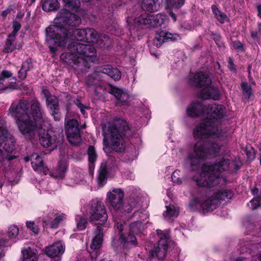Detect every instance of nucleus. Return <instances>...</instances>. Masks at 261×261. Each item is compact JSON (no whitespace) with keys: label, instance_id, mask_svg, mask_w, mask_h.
Instances as JSON below:
<instances>
[{"label":"nucleus","instance_id":"1","mask_svg":"<svg viewBox=\"0 0 261 261\" xmlns=\"http://www.w3.org/2000/svg\"><path fill=\"white\" fill-rule=\"evenodd\" d=\"M188 115L192 117L200 115H206L203 121L194 129L193 135L196 137H205L207 135H222L220 120L225 115V108L222 105L213 103L207 106H203L202 102L192 103L187 110Z\"/></svg>","mask_w":261,"mask_h":261},{"label":"nucleus","instance_id":"2","mask_svg":"<svg viewBox=\"0 0 261 261\" xmlns=\"http://www.w3.org/2000/svg\"><path fill=\"white\" fill-rule=\"evenodd\" d=\"M225 133L226 130H223L222 135L220 136L212 134L208 135L205 137H196L194 135L195 138H197L204 139L211 137L214 138V139H210L206 142H204L202 140H199L195 144L194 152L189 156L193 170H195L199 164L200 160L206 159L208 155L214 156L219 155H229V148L220 139V137L223 136Z\"/></svg>","mask_w":261,"mask_h":261},{"label":"nucleus","instance_id":"3","mask_svg":"<svg viewBox=\"0 0 261 261\" xmlns=\"http://www.w3.org/2000/svg\"><path fill=\"white\" fill-rule=\"evenodd\" d=\"M68 49L70 53L62 54L61 58H65L66 62L71 60L77 72H83L89 69L97 60L96 50L92 45L72 42L68 44Z\"/></svg>","mask_w":261,"mask_h":261},{"label":"nucleus","instance_id":"4","mask_svg":"<svg viewBox=\"0 0 261 261\" xmlns=\"http://www.w3.org/2000/svg\"><path fill=\"white\" fill-rule=\"evenodd\" d=\"M103 150L106 152L110 149L117 152H123L125 148L124 137H132L133 131L126 121L118 119L109 124L108 133L103 132Z\"/></svg>","mask_w":261,"mask_h":261},{"label":"nucleus","instance_id":"5","mask_svg":"<svg viewBox=\"0 0 261 261\" xmlns=\"http://www.w3.org/2000/svg\"><path fill=\"white\" fill-rule=\"evenodd\" d=\"M230 160L222 158L216 163L202 167V171L198 176H195L194 178L197 185L199 187H213L220 182V173L228 169Z\"/></svg>","mask_w":261,"mask_h":261},{"label":"nucleus","instance_id":"6","mask_svg":"<svg viewBox=\"0 0 261 261\" xmlns=\"http://www.w3.org/2000/svg\"><path fill=\"white\" fill-rule=\"evenodd\" d=\"M191 84L199 87H204L199 93V97L202 99H212L219 100L220 93L218 88L211 86L212 81L210 76L202 72L195 74L193 78L190 80Z\"/></svg>","mask_w":261,"mask_h":261},{"label":"nucleus","instance_id":"7","mask_svg":"<svg viewBox=\"0 0 261 261\" xmlns=\"http://www.w3.org/2000/svg\"><path fill=\"white\" fill-rule=\"evenodd\" d=\"M46 34L45 41L52 53H55L57 49L51 45L64 46L68 41L69 37L71 36L70 33H68L66 28L59 25L47 28Z\"/></svg>","mask_w":261,"mask_h":261},{"label":"nucleus","instance_id":"8","mask_svg":"<svg viewBox=\"0 0 261 261\" xmlns=\"http://www.w3.org/2000/svg\"><path fill=\"white\" fill-rule=\"evenodd\" d=\"M89 221L95 225L107 226L108 218L106 209L100 201L92 200L89 202Z\"/></svg>","mask_w":261,"mask_h":261},{"label":"nucleus","instance_id":"9","mask_svg":"<svg viewBox=\"0 0 261 261\" xmlns=\"http://www.w3.org/2000/svg\"><path fill=\"white\" fill-rule=\"evenodd\" d=\"M16 124L20 133L27 139L31 140L36 134L42 129V124L31 119L30 117L16 121Z\"/></svg>","mask_w":261,"mask_h":261},{"label":"nucleus","instance_id":"10","mask_svg":"<svg viewBox=\"0 0 261 261\" xmlns=\"http://www.w3.org/2000/svg\"><path fill=\"white\" fill-rule=\"evenodd\" d=\"M233 196V193L231 190H219L202 202L201 204V208L206 212L213 211L221 201L228 200Z\"/></svg>","mask_w":261,"mask_h":261},{"label":"nucleus","instance_id":"11","mask_svg":"<svg viewBox=\"0 0 261 261\" xmlns=\"http://www.w3.org/2000/svg\"><path fill=\"white\" fill-rule=\"evenodd\" d=\"M156 231L160 240L158 244L155 245L154 248L149 251V255L150 257L161 259L166 255L169 239V232L167 230L160 229H157Z\"/></svg>","mask_w":261,"mask_h":261},{"label":"nucleus","instance_id":"12","mask_svg":"<svg viewBox=\"0 0 261 261\" xmlns=\"http://www.w3.org/2000/svg\"><path fill=\"white\" fill-rule=\"evenodd\" d=\"M56 23L65 27H76L81 23V19L77 15L66 9H62L56 18Z\"/></svg>","mask_w":261,"mask_h":261},{"label":"nucleus","instance_id":"13","mask_svg":"<svg viewBox=\"0 0 261 261\" xmlns=\"http://www.w3.org/2000/svg\"><path fill=\"white\" fill-rule=\"evenodd\" d=\"M65 129L68 141L73 145L78 144L81 140L79 123L76 120H68L65 123Z\"/></svg>","mask_w":261,"mask_h":261},{"label":"nucleus","instance_id":"14","mask_svg":"<svg viewBox=\"0 0 261 261\" xmlns=\"http://www.w3.org/2000/svg\"><path fill=\"white\" fill-rule=\"evenodd\" d=\"M29 103L27 100L20 99L17 103H12L9 112L16 121L30 117L29 113Z\"/></svg>","mask_w":261,"mask_h":261},{"label":"nucleus","instance_id":"15","mask_svg":"<svg viewBox=\"0 0 261 261\" xmlns=\"http://www.w3.org/2000/svg\"><path fill=\"white\" fill-rule=\"evenodd\" d=\"M165 18V16L162 14L152 15L148 13H144L138 17L137 21L140 24L146 25L148 27L156 28L164 23Z\"/></svg>","mask_w":261,"mask_h":261},{"label":"nucleus","instance_id":"16","mask_svg":"<svg viewBox=\"0 0 261 261\" xmlns=\"http://www.w3.org/2000/svg\"><path fill=\"white\" fill-rule=\"evenodd\" d=\"M30 109L33 119L41 123L47 121V118L42 108V105L38 100L33 99L31 101Z\"/></svg>","mask_w":261,"mask_h":261},{"label":"nucleus","instance_id":"17","mask_svg":"<svg viewBox=\"0 0 261 261\" xmlns=\"http://www.w3.org/2000/svg\"><path fill=\"white\" fill-rule=\"evenodd\" d=\"M180 39L181 37L178 34H171L160 29L156 32V36L153 39V44L159 47L165 42L169 40L174 41Z\"/></svg>","mask_w":261,"mask_h":261},{"label":"nucleus","instance_id":"18","mask_svg":"<svg viewBox=\"0 0 261 261\" xmlns=\"http://www.w3.org/2000/svg\"><path fill=\"white\" fill-rule=\"evenodd\" d=\"M119 241L120 245L125 249H129L137 245V239L135 236L131 235L130 233L125 235L121 233L119 240H113L112 245L117 250L119 246Z\"/></svg>","mask_w":261,"mask_h":261},{"label":"nucleus","instance_id":"19","mask_svg":"<svg viewBox=\"0 0 261 261\" xmlns=\"http://www.w3.org/2000/svg\"><path fill=\"white\" fill-rule=\"evenodd\" d=\"M95 237L93 239L90 245L91 249L93 251L91 253L92 258L96 259L97 257V252L96 250L100 248L102 242L103 229L100 226H97L95 231Z\"/></svg>","mask_w":261,"mask_h":261},{"label":"nucleus","instance_id":"20","mask_svg":"<svg viewBox=\"0 0 261 261\" xmlns=\"http://www.w3.org/2000/svg\"><path fill=\"white\" fill-rule=\"evenodd\" d=\"M57 136L53 132L39 133V141L41 145L44 147H53L55 148L57 146L56 142Z\"/></svg>","mask_w":261,"mask_h":261},{"label":"nucleus","instance_id":"21","mask_svg":"<svg viewBox=\"0 0 261 261\" xmlns=\"http://www.w3.org/2000/svg\"><path fill=\"white\" fill-rule=\"evenodd\" d=\"M65 247L60 242L46 247L45 253L51 258H57V261L61 259L60 256L64 252Z\"/></svg>","mask_w":261,"mask_h":261},{"label":"nucleus","instance_id":"22","mask_svg":"<svg viewBox=\"0 0 261 261\" xmlns=\"http://www.w3.org/2000/svg\"><path fill=\"white\" fill-rule=\"evenodd\" d=\"M110 200L111 204L114 209L117 211L120 210L123 198V193L120 189H114L112 192L108 193V195Z\"/></svg>","mask_w":261,"mask_h":261},{"label":"nucleus","instance_id":"23","mask_svg":"<svg viewBox=\"0 0 261 261\" xmlns=\"http://www.w3.org/2000/svg\"><path fill=\"white\" fill-rule=\"evenodd\" d=\"M97 71L107 74L115 81L119 80L121 78V72L116 67L111 65H103L97 67Z\"/></svg>","mask_w":261,"mask_h":261},{"label":"nucleus","instance_id":"24","mask_svg":"<svg viewBox=\"0 0 261 261\" xmlns=\"http://www.w3.org/2000/svg\"><path fill=\"white\" fill-rule=\"evenodd\" d=\"M67 170V163L65 161H61L57 168L51 171L50 175L55 178L63 179L65 177Z\"/></svg>","mask_w":261,"mask_h":261},{"label":"nucleus","instance_id":"25","mask_svg":"<svg viewBox=\"0 0 261 261\" xmlns=\"http://www.w3.org/2000/svg\"><path fill=\"white\" fill-rule=\"evenodd\" d=\"M100 72L97 71V67L95 71L90 75L87 76L86 83L88 87L97 88L101 85Z\"/></svg>","mask_w":261,"mask_h":261},{"label":"nucleus","instance_id":"26","mask_svg":"<svg viewBox=\"0 0 261 261\" xmlns=\"http://www.w3.org/2000/svg\"><path fill=\"white\" fill-rule=\"evenodd\" d=\"M42 92L45 98L46 106L49 109L59 107L58 98L55 95L51 94L47 89H43Z\"/></svg>","mask_w":261,"mask_h":261},{"label":"nucleus","instance_id":"27","mask_svg":"<svg viewBox=\"0 0 261 261\" xmlns=\"http://www.w3.org/2000/svg\"><path fill=\"white\" fill-rule=\"evenodd\" d=\"M107 165L106 163H101L98 170L97 176L98 184L102 187L107 182L108 175Z\"/></svg>","mask_w":261,"mask_h":261},{"label":"nucleus","instance_id":"28","mask_svg":"<svg viewBox=\"0 0 261 261\" xmlns=\"http://www.w3.org/2000/svg\"><path fill=\"white\" fill-rule=\"evenodd\" d=\"M32 161V165L33 169L35 171H40L45 172L47 169L44 167L43 165V160L42 158L37 154H33L32 158H34Z\"/></svg>","mask_w":261,"mask_h":261},{"label":"nucleus","instance_id":"29","mask_svg":"<svg viewBox=\"0 0 261 261\" xmlns=\"http://www.w3.org/2000/svg\"><path fill=\"white\" fill-rule=\"evenodd\" d=\"M66 31L68 33H70L71 36H70L68 38V39L70 38L71 37H73V39L86 41V29H75L71 31L70 30H68L66 29Z\"/></svg>","mask_w":261,"mask_h":261},{"label":"nucleus","instance_id":"30","mask_svg":"<svg viewBox=\"0 0 261 261\" xmlns=\"http://www.w3.org/2000/svg\"><path fill=\"white\" fill-rule=\"evenodd\" d=\"M42 7L45 11H55L59 8V3L57 0H44Z\"/></svg>","mask_w":261,"mask_h":261},{"label":"nucleus","instance_id":"31","mask_svg":"<svg viewBox=\"0 0 261 261\" xmlns=\"http://www.w3.org/2000/svg\"><path fill=\"white\" fill-rule=\"evenodd\" d=\"M23 261H37L36 250L28 247L22 250Z\"/></svg>","mask_w":261,"mask_h":261},{"label":"nucleus","instance_id":"32","mask_svg":"<svg viewBox=\"0 0 261 261\" xmlns=\"http://www.w3.org/2000/svg\"><path fill=\"white\" fill-rule=\"evenodd\" d=\"M158 0H143L141 7L144 10L154 11L158 10Z\"/></svg>","mask_w":261,"mask_h":261},{"label":"nucleus","instance_id":"33","mask_svg":"<svg viewBox=\"0 0 261 261\" xmlns=\"http://www.w3.org/2000/svg\"><path fill=\"white\" fill-rule=\"evenodd\" d=\"M135 203L134 200L125 202L123 205H121L120 210H117V212L120 211L122 214L130 213L135 207Z\"/></svg>","mask_w":261,"mask_h":261},{"label":"nucleus","instance_id":"34","mask_svg":"<svg viewBox=\"0 0 261 261\" xmlns=\"http://www.w3.org/2000/svg\"><path fill=\"white\" fill-rule=\"evenodd\" d=\"M16 48L15 40L7 38L6 41L4 51L5 53H11L16 49Z\"/></svg>","mask_w":261,"mask_h":261},{"label":"nucleus","instance_id":"35","mask_svg":"<svg viewBox=\"0 0 261 261\" xmlns=\"http://www.w3.org/2000/svg\"><path fill=\"white\" fill-rule=\"evenodd\" d=\"M166 211L163 213V216L165 217H177L179 214L178 208H175L173 205L166 206Z\"/></svg>","mask_w":261,"mask_h":261},{"label":"nucleus","instance_id":"36","mask_svg":"<svg viewBox=\"0 0 261 261\" xmlns=\"http://www.w3.org/2000/svg\"><path fill=\"white\" fill-rule=\"evenodd\" d=\"M130 231L133 233L138 234L143 230V226L141 221H137L132 223L130 226Z\"/></svg>","mask_w":261,"mask_h":261},{"label":"nucleus","instance_id":"37","mask_svg":"<svg viewBox=\"0 0 261 261\" xmlns=\"http://www.w3.org/2000/svg\"><path fill=\"white\" fill-rule=\"evenodd\" d=\"M98 38V34L96 31L92 28L86 29V41L94 42L96 41Z\"/></svg>","mask_w":261,"mask_h":261},{"label":"nucleus","instance_id":"38","mask_svg":"<svg viewBox=\"0 0 261 261\" xmlns=\"http://www.w3.org/2000/svg\"><path fill=\"white\" fill-rule=\"evenodd\" d=\"M88 159L90 163L93 164L97 159V155L93 146H90L88 149Z\"/></svg>","mask_w":261,"mask_h":261},{"label":"nucleus","instance_id":"39","mask_svg":"<svg viewBox=\"0 0 261 261\" xmlns=\"http://www.w3.org/2000/svg\"><path fill=\"white\" fill-rule=\"evenodd\" d=\"M65 5L70 9H77L80 6L79 0H63Z\"/></svg>","mask_w":261,"mask_h":261},{"label":"nucleus","instance_id":"40","mask_svg":"<svg viewBox=\"0 0 261 261\" xmlns=\"http://www.w3.org/2000/svg\"><path fill=\"white\" fill-rule=\"evenodd\" d=\"M245 152L247 158L249 161H253L255 159V151L253 147L250 145L248 144L246 145Z\"/></svg>","mask_w":261,"mask_h":261},{"label":"nucleus","instance_id":"41","mask_svg":"<svg viewBox=\"0 0 261 261\" xmlns=\"http://www.w3.org/2000/svg\"><path fill=\"white\" fill-rule=\"evenodd\" d=\"M129 95L126 92L123 91L121 95L117 99L118 105H124L127 103Z\"/></svg>","mask_w":261,"mask_h":261},{"label":"nucleus","instance_id":"42","mask_svg":"<svg viewBox=\"0 0 261 261\" xmlns=\"http://www.w3.org/2000/svg\"><path fill=\"white\" fill-rule=\"evenodd\" d=\"M241 87L243 91L244 96L246 98H249L252 94L251 87L246 83H242Z\"/></svg>","mask_w":261,"mask_h":261},{"label":"nucleus","instance_id":"43","mask_svg":"<svg viewBox=\"0 0 261 261\" xmlns=\"http://www.w3.org/2000/svg\"><path fill=\"white\" fill-rule=\"evenodd\" d=\"M261 205V197L258 196L250 201L249 206L252 210H255Z\"/></svg>","mask_w":261,"mask_h":261},{"label":"nucleus","instance_id":"44","mask_svg":"<svg viewBox=\"0 0 261 261\" xmlns=\"http://www.w3.org/2000/svg\"><path fill=\"white\" fill-rule=\"evenodd\" d=\"M77 221V228L79 230H83L85 228L87 223L86 219L82 217L77 216L76 218Z\"/></svg>","mask_w":261,"mask_h":261},{"label":"nucleus","instance_id":"45","mask_svg":"<svg viewBox=\"0 0 261 261\" xmlns=\"http://www.w3.org/2000/svg\"><path fill=\"white\" fill-rule=\"evenodd\" d=\"M51 112V115L54 117L55 121H59L61 117V114L60 110V107L49 109Z\"/></svg>","mask_w":261,"mask_h":261},{"label":"nucleus","instance_id":"46","mask_svg":"<svg viewBox=\"0 0 261 261\" xmlns=\"http://www.w3.org/2000/svg\"><path fill=\"white\" fill-rule=\"evenodd\" d=\"M123 91H124L121 89H119L117 87L112 86H111L110 89L109 90V92L112 95H113L116 97V99H118V97L121 95Z\"/></svg>","mask_w":261,"mask_h":261},{"label":"nucleus","instance_id":"47","mask_svg":"<svg viewBox=\"0 0 261 261\" xmlns=\"http://www.w3.org/2000/svg\"><path fill=\"white\" fill-rule=\"evenodd\" d=\"M12 75L13 74L10 71L7 70H3L0 74V84H3L5 79L10 78Z\"/></svg>","mask_w":261,"mask_h":261},{"label":"nucleus","instance_id":"48","mask_svg":"<svg viewBox=\"0 0 261 261\" xmlns=\"http://www.w3.org/2000/svg\"><path fill=\"white\" fill-rule=\"evenodd\" d=\"M64 217V215L63 214L57 216L51 222V227L53 228H57L59 223L63 221Z\"/></svg>","mask_w":261,"mask_h":261},{"label":"nucleus","instance_id":"49","mask_svg":"<svg viewBox=\"0 0 261 261\" xmlns=\"http://www.w3.org/2000/svg\"><path fill=\"white\" fill-rule=\"evenodd\" d=\"M185 0H167V3L171 6L174 8H179L184 4Z\"/></svg>","mask_w":261,"mask_h":261},{"label":"nucleus","instance_id":"50","mask_svg":"<svg viewBox=\"0 0 261 261\" xmlns=\"http://www.w3.org/2000/svg\"><path fill=\"white\" fill-rule=\"evenodd\" d=\"M19 232L18 228L15 226H11L8 231L9 236L11 238L15 237L17 236Z\"/></svg>","mask_w":261,"mask_h":261},{"label":"nucleus","instance_id":"51","mask_svg":"<svg viewBox=\"0 0 261 261\" xmlns=\"http://www.w3.org/2000/svg\"><path fill=\"white\" fill-rule=\"evenodd\" d=\"M21 67L26 70V72H27L33 67L32 62L30 59L27 60L23 62Z\"/></svg>","mask_w":261,"mask_h":261},{"label":"nucleus","instance_id":"52","mask_svg":"<svg viewBox=\"0 0 261 261\" xmlns=\"http://www.w3.org/2000/svg\"><path fill=\"white\" fill-rule=\"evenodd\" d=\"M28 228H30L35 234H37L39 231V228L37 226L34 225V223L32 221H29L26 223Z\"/></svg>","mask_w":261,"mask_h":261},{"label":"nucleus","instance_id":"53","mask_svg":"<svg viewBox=\"0 0 261 261\" xmlns=\"http://www.w3.org/2000/svg\"><path fill=\"white\" fill-rule=\"evenodd\" d=\"M179 172V170H175L172 174L171 178L174 182H176L177 184L181 183V179L178 177H177Z\"/></svg>","mask_w":261,"mask_h":261},{"label":"nucleus","instance_id":"54","mask_svg":"<svg viewBox=\"0 0 261 261\" xmlns=\"http://www.w3.org/2000/svg\"><path fill=\"white\" fill-rule=\"evenodd\" d=\"M215 17L222 23H224L227 19V15L221 12Z\"/></svg>","mask_w":261,"mask_h":261},{"label":"nucleus","instance_id":"55","mask_svg":"<svg viewBox=\"0 0 261 261\" xmlns=\"http://www.w3.org/2000/svg\"><path fill=\"white\" fill-rule=\"evenodd\" d=\"M27 75L26 70L21 67L20 70L18 72V77L21 80H24Z\"/></svg>","mask_w":261,"mask_h":261},{"label":"nucleus","instance_id":"56","mask_svg":"<svg viewBox=\"0 0 261 261\" xmlns=\"http://www.w3.org/2000/svg\"><path fill=\"white\" fill-rule=\"evenodd\" d=\"M228 67L229 69L231 71H236V67L234 64L233 62V60L232 58L229 57L228 58Z\"/></svg>","mask_w":261,"mask_h":261},{"label":"nucleus","instance_id":"57","mask_svg":"<svg viewBox=\"0 0 261 261\" xmlns=\"http://www.w3.org/2000/svg\"><path fill=\"white\" fill-rule=\"evenodd\" d=\"M233 47L235 49L243 50V44L240 41H234L233 43Z\"/></svg>","mask_w":261,"mask_h":261},{"label":"nucleus","instance_id":"58","mask_svg":"<svg viewBox=\"0 0 261 261\" xmlns=\"http://www.w3.org/2000/svg\"><path fill=\"white\" fill-rule=\"evenodd\" d=\"M13 10V9L11 7H9L6 10L2 11L1 15L3 17V18L5 19L7 16V15L9 13H11Z\"/></svg>","mask_w":261,"mask_h":261},{"label":"nucleus","instance_id":"59","mask_svg":"<svg viewBox=\"0 0 261 261\" xmlns=\"http://www.w3.org/2000/svg\"><path fill=\"white\" fill-rule=\"evenodd\" d=\"M13 30L16 31H18L21 28L20 23L17 21H14L13 23Z\"/></svg>","mask_w":261,"mask_h":261},{"label":"nucleus","instance_id":"60","mask_svg":"<svg viewBox=\"0 0 261 261\" xmlns=\"http://www.w3.org/2000/svg\"><path fill=\"white\" fill-rule=\"evenodd\" d=\"M74 102L75 105L79 109L82 108H86V107L85 106H84L83 104H82L81 103V101L78 99H76L75 100H74Z\"/></svg>","mask_w":261,"mask_h":261},{"label":"nucleus","instance_id":"61","mask_svg":"<svg viewBox=\"0 0 261 261\" xmlns=\"http://www.w3.org/2000/svg\"><path fill=\"white\" fill-rule=\"evenodd\" d=\"M116 226L117 228L119 230V233L120 235L121 233H122V231L123 230L124 225L120 222H117L116 224Z\"/></svg>","mask_w":261,"mask_h":261},{"label":"nucleus","instance_id":"62","mask_svg":"<svg viewBox=\"0 0 261 261\" xmlns=\"http://www.w3.org/2000/svg\"><path fill=\"white\" fill-rule=\"evenodd\" d=\"M212 9L213 12V13L215 15V16L216 17L221 12L219 10V9L217 8V7L215 5H213L212 6Z\"/></svg>","mask_w":261,"mask_h":261},{"label":"nucleus","instance_id":"63","mask_svg":"<svg viewBox=\"0 0 261 261\" xmlns=\"http://www.w3.org/2000/svg\"><path fill=\"white\" fill-rule=\"evenodd\" d=\"M18 31L13 30L12 32L8 36V38L10 39H15Z\"/></svg>","mask_w":261,"mask_h":261},{"label":"nucleus","instance_id":"64","mask_svg":"<svg viewBox=\"0 0 261 261\" xmlns=\"http://www.w3.org/2000/svg\"><path fill=\"white\" fill-rule=\"evenodd\" d=\"M17 157L15 155H7L6 158L9 161L16 159Z\"/></svg>","mask_w":261,"mask_h":261}]
</instances>
